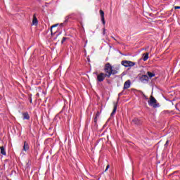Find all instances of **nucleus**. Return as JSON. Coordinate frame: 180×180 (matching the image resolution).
<instances>
[{"label": "nucleus", "mask_w": 180, "mask_h": 180, "mask_svg": "<svg viewBox=\"0 0 180 180\" xmlns=\"http://www.w3.org/2000/svg\"><path fill=\"white\" fill-rule=\"evenodd\" d=\"M30 147L29 146V143L25 141L24 142V146H23V151H29Z\"/></svg>", "instance_id": "obj_10"}, {"label": "nucleus", "mask_w": 180, "mask_h": 180, "mask_svg": "<svg viewBox=\"0 0 180 180\" xmlns=\"http://www.w3.org/2000/svg\"><path fill=\"white\" fill-rule=\"evenodd\" d=\"M38 23L39 22L37 21V18H36V15H34L33 20H32V25H34V26H37Z\"/></svg>", "instance_id": "obj_14"}, {"label": "nucleus", "mask_w": 180, "mask_h": 180, "mask_svg": "<svg viewBox=\"0 0 180 180\" xmlns=\"http://www.w3.org/2000/svg\"><path fill=\"white\" fill-rule=\"evenodd\" d=\"M57 26H58V24H55V25H53L51 27V34H53V29H54V27H57Z\"/></svg>", "instance_id": "obj_18"}, {"label": "nucleus", "mask_w": 180, "mask_h": 180, "mask_svg": "<svg viewBox=\"0 0 180 180\" xmlns=\"http://www.w3.org/2000/svg\"><path fill=\"white\" fill-rule=\"evenodd\" d=\"M130 85H131V82L130 80H127L124 84L123 89H129L130 88Z\"/></svg>", "instance_id": "obj_7"}, {"label": "nucleus", "mask_w": 180, "mask_h": 180, "mask_svg": "<svg viewBox=\"0 0 180 180\" xmlns=\"http://www.w3.org/2000/svg\"><path fill=\"white\" fill-rule=\"evenodd\" d=\"M103 36H105V34H106V29L105 27L103 29Z\"/></svg>", "instance_id": "obj_21"}, {"label": "nucleus", "mask_w": 180, "mask_h": 180, "mask_svg": "<svg viewBox=\"0 0 180 180\" xmlns=\"http://www.w3.org/2000/svg\"><path fill=\"white\" fill-rule=\"evenodd\" d=\"M174 9H180V6H174Z\"/></svg>", "instance_id": "obj_25"}, {"label": "nucleus", "mask_w": 180, "mask_h": 180, "mask_svg": "<svg viewBox=\"0 0 180 180\" xmlns=\"http://www.w3.org/2000/svg\"><path fill=\"white\" fill-rule=\"evenodd\" d=\"M122 65L124 67H134L136 65V63L130 61V60H122L121 62Z\"/></svg>", "instance_id": "obj_4"}, {"label": "nucleus", "mask_w": 180, "mask_h": 180, "mask_svg": "<svg viewBox=\"0 0 180 180\" xmlns=\"http://www.w3.org/2000/svg\"><path fill=\"white\" fill-rule=\"evenodd\" d=\"M110 167V166L109 165H108L106 167V169L105 170V172H106V171H108V169H109Z\"/></svg>", "instance_id": "obj_22"}, {"label": "nucleus", "mask_w": 180, "mask_h": 180, "mask_svg": "<svg viewBox=\"0 0 180 180\" xmlns=\"http://www.w3.org/2000/svg\"><path fill=\"white\" fill-rule=\"evenodd\" d=\"M122 95H123V91H122L121 93H120V94H118V96H122Z\"/></svg>", "instance_id": "obj_24"}, {"label": "nucleus", "mask_w": 180, "mask_h": 180, "mask_svg": "<svg viewBox=\"0 0 180 180\" xmlns=\"http://www.w3.org/2000/svg\"><path fill=\"white\" fill-rule=\"evenodd\" d=\"M179 179H180V175H179Z\"/></svg>", "instance_id": "obj_29"}, {"label": "nucleus", "mask_w": 180, "mask_h": 180, "mask_svg": "<svg viewBox=\"0 0 180 180\" xmlns=\"http://www.w3.org/2000/svg\"><path fill=\"white\" fill-rule=\"evenodd\" d=\"M29 99H30V103H33V101H32V96H30V98H29Z\"/></svg>", "instance_id": "obj_23"}, {"label": "nucleus", "mask_w": 180, "mask_h": 180, "mask_svg": "<svg viewBox=\"0 0 180 180\" xmlns=\"http://www.w3.org/2000/svg\"><path fill=\"white\" fill-rule=\"evenodd\" d=\"M143 96L144 98H146V99H148V98H147V96H146L144 94H143Z\"/></svg>", "instance_id": "obj_28"}, {"label": "nucleus", "mask_w": 180, "mask_h": 180, "mask_svg": "<svg viewBox=\"0 0 180 180\" xmlns=\"http://www.w3.org/2000/svg\"><path fill=\"white\" fill-rule=\"evenodd\" d=\"M148 103L150 106H153L154 108H160V103H157V99L153 96H150V101H148Z\"/></svg>", "instance_id": "obj_2"}, {"label": "nucleus", "mask_w": 180, "mask_h": 180, "mask_svg": "<svg viewBox=\"0 0 180 180\" xmlns=\"http://www.w3.org/2000/svg\"><path fill=\"white\" fill-rule=\"evenodd\" d=\"M179 171H175L173 172V174H179Z\"/></svg>", "instance_id": "obj_27"}, {"label": "nucleus", "mask_w": 180, "mask_h": 180, "mask_svg": "<svg viewBox=\"0 0 180 180\" xmlns=\"http://www.w3.org/2000/svg\"><path fill=\"white\" fill-rule=\"evenodd\" d=\"M117 70H119V69H117V68H115V69H113L112 68V72H111V75H116V74H117Z\"/></svg>", "instance_id": "obj_17"}, {"label": "nucleus", "mask_w": 180, "mask_h": 180, "mask_svg": "<svg viewBox=\"0 0 180 180\" xmlns=\"http://www.w3.org/2000/svg\"><path fill=\"white\" fill-rule=\"evenodd\" d=\"M147 75V76H148V79H151V78H153V77H155V73H154V72H147V73H146Z\"/></svg>", "instance_id": "obj_12"}, {"label": "nucleus", "mask_w": 180, "mask_h": 180, "mask_svg": "<svg viewBox=\"0 0 180 180\" xmlns=\"http://www.w3.org/2000/svg\"><path fill=\"white\" fill-rule=\"evenodd\" d=\"M94 74H96L97 76V82H103L105 81V78H108V76L105 75L103 72H101L100 74H98L97 72H94Z\"/></svg>", "instance_id": "obj_3"}, {"label": "nucleus", "mask_w": 180, "mask_h": 180, "mask_svg": "<svg viewBox=\"0 0 180 180\" xmlns=\"http://www.w3.org/2000/svg\"><path fill=\"white\" fill-rule=\"evenodd\" d=\"M101 116V112L98 111L94 117V123L95 124H98V119H99V117Z\"/></svg>", "instance_id": "obj_11"}, {"label": "nucleus", "mask_w": 180, "mask_h": 180, "mask_svg": "<svg viewBox=\"0 0 180 180\" xmlns=\"http://www.w3.org/2000/svg\"><path fill=\"white\" fill-rule=\"evenodd\" d=\"M168 143H169V141H167L166 143H165V146H168Z\"/></svg>", "instance_id": "obj_26"}, {"label": "nucleus", "mask_w": 180, "mask_h": 180, "mask_svg": "<svg viewBox=\"0 0 180 180\" xmlns=\"http://www.w3.org/2000/svg\"><path fill=\"white\" fill-rule=\"evenodd\" d=\"M116 110H117V103H114V108L110 116H113L116 113Z\"/></svg>", "instance_id": "obj_13"}, {"label": "nucleus", "mask_w": 180, "mask_h": 180, "mask_svg": "<svg viewBox=\"0 0 180 180\" xmlns=\"http://www.w3.org/2000/svg\"><path fill=\"white\" fill-rule=\"evenodd\" d=\"M139 81L142 82V84H147L148 82V76L147 75H143L139 77Z\"/></svg>", "instance_id": "obj_5"}, {"label": "nucleus", "mask_w": 180, "mask_h": 180, "mask_svg": "<svg viewBox=\"0 0 180 180\" xmlns=\"http://www.w3.org/2000/svg\"><path fill=\"white\" fill-rule=\"evenodd\" d=\"M65 40H67V37H63V38L62 39L61 44H64V41H65Z\"/></svg>", "instance_id": "obj_20"}, {"label": "nucleus", "mask_w": 180, "mask_h": 180, "mask_svg": "<svg viewBox=\"0 0 180 180\" xmlns=\"http://www.w3.org/2000/svg\"><path fill=\"white\" fill-rule=\"evenodd\" d=\"M67 22H68V19H66V20H65V23H60V26L61 27H63V26H64V25H65V23H67Z\"/></svg>", "instance_id": "obj_19"}, {"label": "nucleus", "mask_w": 180, "mask_h": 180, "mask_svg": "<svg viewBox=\"0 0 180 180\" xmlns=\"http://www.w3.org/2000/svg\"><path fill=\"white\" fill-rule=\"evenodd\" d=\"M0 150L2 155H6V151L5 150V148L4 146L0 147Z\"/></svg>", "instance_id": "obj_15"}, {"label": "nucleus", "mask_w": 180, "mask_h": 180, "mask_svg": "<svg viewBox=\"0 0 180 180\" xmlns=\"http://www.w3.org/2000/svg\"><path fill=\"white\" fill-rule=\"evenodd\" d=\"M132 123L136 126H139V124H141V121L139 118H134L132 120Z\"/></svg>", "instance_id": "obj_9"}, {"label": "nucleus", "mask_w": 180, "mask_h": 180, "mask_svg": "<svg viewBox=\"0 0 180 180\" xmlns=\"http://www.w3.org/2000/svg\"><path fill=\"white\" fill-rule=\"evenodd\" d=\"M23 116V120H30V115H29V112H25L22 113Z\"/></svg>", "instance_id": "obj_8"}, {"label": "nucleus", "mask_w": 180, "mask_h": 180, "mask_svg": "<svg viewBox=\"0 0 180 180\" xmlns=\"http://www.w3.org/2000/svg\"><path fill=\"white\" fill-rule=\"evenodd\" d=\"M100 15L101 18V22L105 26V25H106V21H105V12H103L102 10H100Z\"/></svg>", "instance_id": "obj_6"}, {"label": "nucleus", "mask_w": 180, "mask_h": 180, "mask_svg": "<svg viewBox=\"0 0 180 180\" xmlns=\"http://www.w3.org/2000/svg\"><path fill=\"white\" fill-rule=\"evenodd\" d=\"M112 65L110 63H107L104 65V74L107 76V78H110L112 75Z\"/></svg>", "instance_id": "obj_1"}, {"label": "nucleus", "mask_w": 180, "mask_h": 180, "mask_svg": "<svg viewBox=\"0 0 180 180\" xmlns=\"http://www.w3.org/2000/svg\"><path fill=\"white\" fill-rule=\"evenodd\" d=\"M143 61H147L148 60V53H143Z\"/></svg>", "instance_id": "obj_16"}]
</instances>
